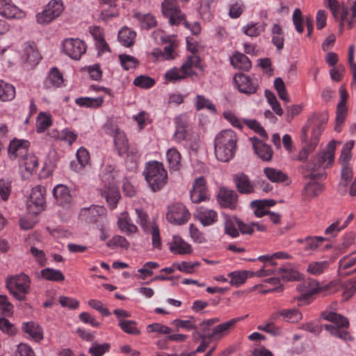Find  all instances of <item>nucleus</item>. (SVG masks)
Returning a JSON list of instances; mask_svg holds the SVG:
<instances>
[{
    "label": "nucleus",
    "instance_id": "nucleus-38",
    "mask_svg": "<svg viewBox=\"0 0 356 356\" xmlns=\"http://www.w3.org/2000/svg\"><path fill=\"white\" fill-rule=\"evenodd\" d=\"M40 277L44 280L60 282L64 280L65 276L63 273L58 269L51 268H45L40 271Z\"/></svg>",
    "mask_w": 356,
    "mask_h": 356
},
{
    "label": "nucleus",
    "instance_id": "nucleus-50",
    "mask_svg": "<svg viewBox=\"0 0 356 356\" xmlns=\"http://www.w3.org/2000/svg\"><path fill=\"white\" fill-rule=\"evenodd\" d=\"M186 76L181 67H172L166 71L164 74L165 81L171 83H175L184 79Z\"/></svg>",
    "mask_w": 356,
    "mask_h": 356
},
{
    "label": "nucleus",
    "instance_id": "nucleus-28",
    "mask_svg": "<svg viewBox=\"0 0 356 356\" xmlns=\"http://www.w3.org/2000/svg\"><path fill=\"white\" fill-rule=\"evenodd\" d=\"M194 217L200 222H215L218 220L216 211L203 207H198L196 209Z\"/></svg>",
    "mask_w": 356,
    "mask_h": 356
},
{
    "label": "nucleus",
    "instance_id": "nucleus-54",
    "mask_svg": "<svg viewBox=\"0 0 356 356\" xmlns=\"http://www.w3.org/2000/svg\"><path fill=\"white\" fill-rule=\"evenodd\" d=\"M18 54L16 51L11 48H2L0 49V58L1 60L6 63L8 66L12 65L13 62L17 58Z\"/></svg>",
    "mask_w": 356,
    "mask_h": 356
},
{
    "label": "nucleus",
    "instance_id": "nucleus-20",
    "mask_svg": "<svg viewBox=\"0 0 356 356\" xmlns=\"http://www.w3.org/2000/svg\"><path fill=\"white\" fill-rule=\"evenodd\" d=\"M77 162L72 161L70 163V168L74 172L81 173L85 168L90 163V154L88 151L81 147L76 153Z\"/></svg>",
    "mask_w": 356,
    "mask_h": 356
},
{
    "label": "nucleus",
    "instance_id": "nucleus-21",
    "mask_svg": "<svg viewBox=\"0 0 356 356\" xmlns=\"http://www.w3.org/2000/svg\"><path fill=\"white\" fill-rule=\"evenodd\" d=\"M250 140L252 141L254 153L263 161H270L273 156V150L270 146L263 143L257 138L252 137Z\"/></svg>",
    "mask_w": 356,
    "mask_h": 356
},
{
    "label": "nucleus",
    "instance_id": "nucleus-13",
    "mask_svg": "<svg viewBox=\"0 0 356 356\" xmlns=\"http://www.w3.org/2000/svg\"><path fill=\"white\" fill-rule=\"evenodd\" d=\"M0 16L7 19H20L25 17L26 13L12 0H0Z\"/></svg>",
    "mask_w": 356,
    "mask_h": 356
},
{
    "label": "nucleus",
    "instance_id": "nucleus-63",
    "mask_svg": "<svg viewBox=\"0 0 356 356\" xmlns=\"http://www.w3.org/2000/svg\"><path fill=\"white\" fill-rule=\"evenodd\" d=\"M243 123L246 124L250 129L254 130L259 136L267 138V134L260 123L254 119H243Z\"/></svg>",
    "mask_w": 356,
    "mask_h": 356
},
{
    "label": "nucleus",
    "instance_id": "nucleus-25",
    "mask_svg": "<svg viewBox=\"0 0 356 356\" xmlns=\"http://www.w3.org/2000/svg\"><path fill=\"white\" fill-rule=\"evenodd\" d=\"M63 83L62 73L56 67H53L44 81V87L47 89H55L62 86Z\"/></svg>",
    "mask_w": 356,
    "mask_h": 356
},
{
    "label": "nucleus",
    "instance_id": "nucleus-23",
    "mask_svg": "<svg viewBox=\"0 0 356 356\" xmlns=\"http://www.w3.org/2000/svg\"><path fill=\"white\" fill-rule=\"evenodd\" d=\"M266 26L264 22L250 21L241 27V31L249 38H255L265 31Z\"/></svg>",
    "mask_w": 356,
    "mask_h": 356
},
{
    "label": "nucleus",
    "instance_id": "nucleus-46",
    "mask_svg": "<svg viewBox=\"0 0 356 356\" xmlns=\"http://www.w3.org/2000/svg\"><path fill=\"white\" fill-rule=\"evenodd\" d=\"M266 177L272 182H282L287 179V176L280 170L273 168H265L264 170Z\"/></svg>",
    "mask_w": 356,
    "mask_h": 356
},
{
    "label": "nucleus",
    "instance_id": "nucleus-3",
    "mask_svg": "<svg viewBox=\"0 0 356 356\" xmlns=\"http://www.w3.org/2000/svg\"><path fill=\"white\" fill-rule=\"evenodd\" d=\"M322 317L329 321V323L324 325V328L331 336L347 343L353 341V337L348 331L349 322L346 318L338 313L330 311L323 312Z\"/></svg>",
    "mask_w": 356,
    "mask_h": 356
},
{
    "label": "nucleus",
    "instance_id": "nucleus-14",
    "mask_svg": "<svg viewBox=\"0 0 356 356\" xmlns=\"http://www.w3.org/2000/svg\"><path fill=\"white\" fill-rule=\"evenodd\" d=\"M238 321L239 318H232L214 326L211 333L208 334L207 338L212 340L221 339L231 332Z\"/></svg>",
    "mask_w": 356,
    "mask_h": 356
},
{
    "label": "nucleus",
    "instance_id": "nucleus-34",
    "mask_svg": "<svg viewBox=\"0 0 356 356\" xmlns=\"http://www.w3.org/2000/svg\"><path fill=\"white\" fill-rule=\"evenodd\" d=\"M143 228L146 233L151 234L153 248L161 249L162 242L158 225L156 224H143Z\"/></svg>",
    "mask_w": 356,
    "mask_h": 356
},
{
    "label": "nucleus",
    "instance_id": "nucleus-64",
    "mask_svg": "<svg viewBox=\"0 0 356 356\" xmlns=\"http://www.w3.org/2000/svg\"><path fill=\"white\" fill-rule=\"evenodd\" d=\"M354 58V47L350 46L348 50V62L350 67V70L353 75V80L351 83V88L353 90L356 91V63L353 60Z\"/></svg>",
    "mask_w": 356,
    "mask_h": 356
},
{
    "label": "nucleus",
    "instance_id": "nucleus-40",
    "mask_svg": "<svg viewBox=\"0 0 356 356\" xmlns=\"http://www.w3.org/2000/svg\"><path fill=\"white\" fill-rule=\"evenodd\" d=\"M166 159L171 170H177L181 167V154L178 150L172 147L166 152Z\"/></svg>",
    "mask_w": 356,
    "mask_h": 356
},
{
    "label": "nucleus",
    "instance_id": "nucleus-30",
    "mask_svg": "<svg viewBox=\"0 0 356 356\" xmlns=\"http://www.w3.org/2000/svg\"><path fill=\"white\" fill-rule=\"evenodd\" d=\"M53 195L56 202L60 205L68 204L72 200L68 188L63 184L56 185L53 189Z\"/></svg>",
    "mask_w": 356,
    "mask_h": 356
},
{
    "label": "nucleus",
    "instance_id": "nucleus-36",
    "mask_svg": "<svg viewBox=\"0 0 356 356\" xmlns=\"http://www.w3.org/2000/svg\"><path fill=\"white\" fill-rule=\"evenodd\" d=\"M270 34L272 42L276 47L277 49L280 51L284 47V35L282 26L279 24H273Z\"/></svg>",
    "mask_w": 356,
    "mask_h": 356
},
{
    "label": "nucleus",
    "instance_id": "nucleus-31",
    "mask_svg": "<svg viewBox=\"0 0 356 356\" xmlns=\"http://www.w3.org/2000/svg\"><path fill=\"white\" fill-rule=\"evenodd\" d=\"M254 272L250 270H236L228 273L230 278L229 284L234 286L238 287L245 282L249 277H253Z\"/></svg>",
    "mask_w": 356,
    "mask_h": 356
},
{
    "label": "nucleus",
    "instance_id": "nucleus-51",
    "mask_svg": "<svg viewBox=\"0 0 356 356\" xmlns=\"http://www.w3.org/2000/svg\"><path fill=\"white\" fill-rule=\"evenodd\" d=\"M51 125V115L47 113L41 112L36 120V129L39 133L44 131Z\"/></svg>",
    "mask_w": 356,
    "mask_h": 356
},
{
    "label": "nucleus",
    "instance_id": "nucleus-9",
    "mask_svg": "<svg viewBox=\"0 0 356 356\" xmlns=\"http://www.w3.org/2000/svg\"><path fill=\"white\" fill-rule=\"evenodd\" d=\"M163 15L168 18L171 26L178 25L184 21L185 15L177 4V0H164L161 5Z\"/></svg>",
    "mask_w": 356,
    "mask_h": 356
},
{
    "label": "nucleus",
    "instance_id": "nucleus-24",
    "mask_svg": "<svg viewBox=\"0 0 356 356\" xmlns=\"http://www.w3.org/2000/svg\"><path fill=\"white\" fill-rule=\"evenodd\" d=\"M282 317V319L288 323H296L302 318V313L296 308L280 309L272 315L273 318Z\"/></svg>",
    "mask_w": 356,
    "mask_h": 356
},
{
    "label": "nucleus",
    "instance_id": "nucleus-48",
    "mask_svg": "<svg viewBox=\"0 0 356 356\" xmlns=\"http://www.w3.org/2000/svg\"><path fill=\"white\" fill-rule=\"evenodd\" d=\"M322 191V184L315 181H311L304 188V195L307 198H312L320 194Z\"/></svg>",
    "mask_w": 356,
    "mask_h": 356
},
{
    "label": "nucleus",
    "instance_id": "nucleus-60",
    "mask_svg": "<svg viewBox=\"0 0 356 356\" xmlns=\"http://www.w3.org/2000/svg\"><path fill=\"white\" fill-rule=\"evenodd\" d=\"M274 86L280 98L285 103H289L290 102V98L286 90L283 80L281 78H276L274 81Z\"/></svg>",
    "mask_w": 356,
    "mask_h": 356
},
{
    "label": "nucleus",
    "instance_id": "nucleus-5",
    "mask_svg": "<svg viewBox=\"0 0 356 356\" xmlns=\"http://www.w3.org/2000/svg\"><path fill=\"white\" fill-rule=\"evenodd\" d=\"M6 285L10 293L16 300L22 301L30 292L31 279L27 275L19 273L8 277Z\"/></svg>",
    "mask_w": 356,
    "mask_h": 356
},
{
    "label": "nucleus",
    "instance_id": "nucleus-16",
    "mask_svg": "<svg viewBox=\"0 0 356 356\" xmlns=\"http://www.w3.org/2000/svg\"><path fill=\"white\" fill-rule=\"evenodd\" d=\"M218 202L222 207L234 209L237 206L238 195L232 189L222 187L218 193Z\"/></svg>",
    "mask_w": 356,
    "mask_h": 356
},
{
    "label": "nucleus",
    "instance_id": "nucleus-56",
    "mask_svg": "<svg viewBox=\"0 0 356 356\" xmlns=\"http://www.w3.org/2000/svg\"><path fill=\"white\" fill-rule=\"evenodd\" d=\"M324 241L325 238L321 236L307 238L304 243V249L309 254H312L318 249Z\"/></svg>",
    "mask_w": 356,
    "mask_h": 356
},
{
    "label": "nucleus",
    "instance_id": "nucleus-17",
    "mask_svg": "<svg viewBox=\"0 0 356 356\" xmlns=\"http://www.w3.org/2000/svg\"><path fill=\"white\" fill-rule=\"evenodd\" d=\"M38 159L33 154H28L19 160V171L23 179H28L36 170Z\"/></svg>",
    "mask_w": 356,
    "mask_h": 356
},
{
    "label": "nucleus",
    "instance_id": "nucleus-44",
    "mask_svg": "<svg viewBox=\"0 0 356 356\" xmlns=\"http://www.w3.org/2000/svg\"><path fill=\"white\" fill-rule=\"evenodd\" d=\"M330 263L327 261H314L309 263L307 271L313 275L323 274L328 268Z\"/></svg>",
    "mask_w": 356,
    "mask_h": 356
},
{
    "label": "nucleus",
    "instance_id": "nucleus-2",
    "mask_svg": "<svg viewBox=\"0 0 356 356\" xmlns=\"http://www.w3.org/2000/svg\"><path fill=\"white\" fill-rule=\"evenodd\" d=\"M238 138L232 129H225L216 135L214 140V152L216 159L222 162H229L235 156Z\"/></svg>",
    "mask_w": 356,
    "mask_h": 356
},
{
    "label": "nucleus",
    "instance_id": "nucleus-43",
    "mask_svg": "<svg viewBox=\"0 0 356 356\" xmlns=\"http://www.w3.org/2000/svg\"><path fill=\"white\" fill-rule=\"evenodd\" d=\"M136 38V33L129 28H122L118 32L119 42L124 47L131 46Z\"/></svg>",
    "mask_w": 356,
    "mask_h": 356
},
{
    "label": "nucleus",
    "instance_id": "nucleus-7",
    "mask_svg": "<svg viewBox=\"0 0 356 356\" xmlns=\"http://www.w3.org/2000/svg\"><path fill=\"white\" fill-rule=\"evenodd\" d=\"M27 210L31 214H38L44 209V188L37 186L32 188L26 202Z\"/></svg>",
    "mask_w": 356,
    "mask_h": 356
},
{
    "label": "nucleus",
    "instance_id": "nucleus-61",
    "mask_svg": "<svg viewBox=\"0 0 356 356\" xmlns=\"http://www.w3.org/2000/svg\"><path fill=\"white\" fill-rule=\"evenodd\" d=\"M119 59L122 67L125 70L135 68L138 63L135 57L127 54L119 55Z\"/></svg>",
    "mask_w": 356,
    "mask_h": 356
},
{
    "label": "nucleus",
    "instance_id": "nucleus-62",
    "mask_svg": "<svg viewBox=\"0 0 356 356\" xmlns=\"http://www.w3.org/2000/svg\"><path fill=\"white\" fill-rule=\"evenodd\" d=\"M136 321H120L118 323L120 327L126 333L138 335L140 333V330L136 326Z\"/></svg>",
    "mask_w": 356,
    "mask_h": 356
},
{
    "label": "nucleus",
    "instance_id": "nucleus-39",
    "mask_svg": "<svg viewBox=\"0 0 356 356\" xmlns=\"http://www.w3.org/2000/svg\"><path fill=\"white\" fill-rule=\"evenodd\" d=\"M171 324L174 325L177 330L180 328L190 331L197 329V323L195 317L189 316L186 319L177 318L171 322Z\"/></svg>",
    "mask_w": 356,
    "mask_h": 356
},
{
    "label": "nucleus",
    "instance_id": "nucleus-32",
    "mask_svg": "<svg viewBox=\"0 0 356 356\" xmlns=\"http://www.w3.org/2000/svg\"><path fill=\"white\" fill-rule=\"evenodd\" d=\"M231 65L236 69L248 71L252 67V63L250 59L243 54L236 52L230 58Z\"/></svg>",
    "mask_w": 356,
    "mask_h": 356
},
{
    "label": "nucleus",
    "instance_id": "nucleus-49",
    "mask_svg": "<svg viewBox=\"0 0 356 356\" xmlns=\"http://www.w3.org/2000/svg\"><path fill=\"white\" fill-rule=\"evenodd\" d=\"M195 106L197 111L207 109L211 113H216V106L213 103L203 95H198L195 99Z\"/></svg>",
    "mask_w": 356,
    "mask_h": 356
},
{
    "label": "nucleus",
    "instance_id": "nucleus-15",
    "mask_svg": "<svg viewBox=\"0 0 356 356\" xmlns=\"http://www.w3.org/2000/svg\"><path fill=\"white\" fill-rule=\"evenodd\" d=\"M29 145L30 143L26 140H12L9 144L8 149L9 157L11 159H16L18 158L19 160L22 159L29 154L27 152Z\"/></svg>",
    "mask_w": 356,
    "mask_h": 356
},
{
    "label": "nucleus",
    "instance_id": "nucleus-45",
    "mask_svg": "<svg viewBox=\"0 0 356 356\" xmlns=\"http://www.w3.org/2000/svg\"><path fill=\"white\" fill-rule=\"evenodd\" d=\"M280 279L284 282L298 280L302 275L296 270L289 267L280 268L278 271Z\"/></svg>",
    "mask_w": 356,
    "mask_h": 356
},
{
    "label": "nucleus",
    "instance_id": "nucleus-10",
    "mask_svg": "<svg viewBox=\"0 0 356 356\" xmlns=\"http://www.w3.org/2000/svg\"><path fill=\"white\" fill-rule=\"evenodd\" d=\"M166 218L169 222H187L191 214L185 205L176 203L168 207Z\"/></svg>",
    "mask_w": 356,
    "mask_h": 356
},
{
    "label": "nucleus",
    "instance_id": "nucleus-37",
    "mask_svg": "<svg viewBox=\"0 0 356 356\" xmlns=\"http://www.w3.org/2000/svg\"><path fill=\"white\" fill-rule=\"evenodd\" d=\"M318 282L314 280L310 279L304 281L297 286V289L303 295L306 296H311L314 294L318 293Z\"/></svg>",
    "mask_w": 356,
    "mask_h": 356
},
{
    "label": "nucleus",
    "instance_id": "nucleus-35",
    "mask_svg": "<svg viewBox=\"0 0 356 356\" xmlns=\"http://www.w3.org/2000/svg\"><path fill=\"white\" fill-rule=\"evenodd\" d=\"M200 65V58L198 56L193 54L188 56L186 60L180 67L185 76H193L195 74L194 68H198Z\"/></svg>",
    "mask_w": 356,
    "mask_h": 356
},
{
    "label": "nucleus",
    "instance_id": "nucleus-57",
    "mask_svg": "<svg viewBox=\"0 0 356 356\" xmlns=\"http://www.w3.org/2000/svg\"><path fill=\"white\" fill-rule=\"evenodd\" d=\"M14 312L13 305L8 300L5 295H0V314L10 316Z\"/></svg>",
    "mask_w": 356,
    "mask_h": 356
},
{
    "label": "nucleus",
    "instance_id": "nucleus-33",
    "mask_svg": "<svg viewBox=\"0 0 356 356\" xmlns=\"http://www.w3.org/2000/svg\"><path fill=\"white\" fill-rule=\"evenodd\" d=\"M23 61L29 63L31 65H36L40 60V55L35 46L26 44L22 55Z\"/></svg>",
    "mask_w": 356,
    "mask_h": 356
},
{
    "label": "nucleus",
    "instance_id": "nucleus-1",
    "mask_svg": "<svg viewBox=\"0 0 356 356\" xmlns=\"http://www.w3.org/2000/svg\"><path fill=\"white\" fill-rule=\"evenodd\" d=\"M118 177V172L113 165L109 163L102 165L99 174L102 183L99 191L112 208L115 207L120 197L118 188L115 185Z\"/></svg>",
    "mask_w": 356,
    "mask_h": 356
},
{
    "label": "nucleus",
    "instance_id": "nucleus-58",
    "mask_svg": "<svg viewBox=\"0 0 356 356\" xmlns=\"http://www.w3.org/2000/svg\"><path fill=\"white\" fill-rule=\"evenodd\" d=\"M341 285L339 281H332L328 284L318 285V293H322L323 296L332 294L337 291Z\"/></svg>",
    "mask_w": 356,
    "mask_h": 356
},
{
    "label": "nucleus",
    "instance_id": "nucleus-12",
    "mask_svg": "<svg viewBox=\"0 0 356 356\" xmlns=\"http://www.w3.org/2000/svg\"><path fill=\"white\" fill-rule=\"evenodd\" d=\"M106 209L102 206L92 205L81 209L79 220L88 222H97L104 220Z\"/></svg>",
    "mask_w": 356,
    "mask_h": 356
},
{
    "label": "nucleus",
    "instance_id": "nucleus-11",
    "mask_svg": "<svg viewBox=\"0 0 356 356\" xmlns=\"http://www.w3.org/2000/svg\"><path fill=\"white\" fill-rule=\"evenodd\" d=\"M234 83L241 92L248 95L255 93L258 88V81L254 77L243 74H236L234 76Z\"/></svg>",
    "mask_w": 356,
    "mask_h": 356
},
{
    "label": "nucleus",
    "instance_id": "nucleus-53",
    "mask_svg": "<svg viewBox=\"0 0 356 356\" xmlns=\"http://www.w3.org/2000/svg\"><path fill=\"white\" fill-rule=\"evenodd\" d=\"M173 266L176 267V269L179 271L187 273L192 274L194 272V268L196 267H199L200 266V263L198 261H181V262H174Z\"/></svg>",
    "mask_w": 356,
    "mask_h": 356
},
{
    "label": "nucleus",
    "instance_id": "nucleus-22",
    "mask_svg": "<svg viewBox=\"0 0 356 356\" xmlns=\"http://www.w3.org/2000/svg\"><path fill=\"white\" fill-rule=\"evenodd\" d=\"M234 181L238 191L242 194H251L254 192V186L248 175L239 172L234 175Z\"/></svg>",
    "mask_w": 356,
    "mask_h": 356
},
{
    "label": "nucleus",
    "instance_id": "nucleus-18",
    "mask_svg": "<svg viewBox=\"0 0 356 356\" xmlns=\"http://www.w3.org/2000/svg\"><path fill=\"white\" fill-rule=\"evenodd\" d=\"M191 199L193 202L198 203L208 198L206 181L203 177L197 178L190 191Z\"/></svg>",
    "mask_w": 356,
    "mask_h": 356
},
{
    "label": "nucleus",
    "instance_id": "nucleus-8",
    "mask_svg": "<svg viewBox=\"0 0 356 356\" xmlns=\"http://www.w3.org/2000/svg\"><path fill=\"white\" fill-rule=\"evenodd\" d=\"M63 52L74 60H79L86 51V43L79 38H66L63 42Z\"/></svg>",
    "mask_w": 356,
    "mask_h": 356
},
{
    "label": "nucleus",
    "instance_id": "nucleus-6",
    "mask_svg": "<svg viewBox=\"0 0 356 356\" xmlns=\"http://www.w3.org/2000/svg\"><path fill=\"white\" fill-rule=\"evenodd\" d=\"M336 143L334 140L330 141L325 149L318 154L308 164V170L312 172H318L316 175H322L323 170L330 166L334 162Z\"/></svg>",
    "mask_w": 356,
    "mask_h": 356
},
{
    "label": "nucleus",
    "instance_id": "nucleus-52",
    "mask_svg": "<svg viewBox=\"0 0 356 356\" xmlns=\"http://www.w3.org/2000/svg\"><path fill=\"white\" fill-rule=\"evenodd\" d=\"M110 348L111 346L108 343H99L95 341L88 349V353L92 356H103L106 353L110 350Z\"/></svg>",
    "mask_w": 356,
    "mask_h": 356
},
{
    "label": "nucleus",
    "instance_id": "nucleus-55",
    "mask_svg": "<svg viewBox=\"0 0 356 356\" xmlns=\"http://www.w3.org/2000/svg\"><path fill=\"white\" fill-rule=\"evenodd\" d=\"M159 264L155 261H147L138 270L140 275L138 276L139 279L145 280L153 275V269L157 268Z\"/></svg>",
    "mask_w": 356,
    "mask_h": 356
},
{
    "label": "nucleus",
    "instance_id": "nucleus-59",
    "mask_svg": "<svg viewBox=\"0 0 356 356\" xmlns=\"http://www.w3.org/2000/svg\"><path fill=\"white\" fill-rule=\"evenodd\" d=\"M277 318H273L272 316L269 320L263 325H259L258 329L272 335H280L282 332L280 327L275 325L274 321Z\"/></svg>",
    "mask_w": 356,
    "mask_h": 356
},
{
    "label": "nucleus",
    "instance_id": "nucleus-29",
    "mask_svg": "<svg viewBox=\"0 0 356 356\" xmlns=\"http://www.w3.org/2000/svg\"><path fill=\"white\" fill-rule=\"evenodd\" d=\"M275 201L273 200H254L250 203V207L254 214L261 218L266 216L268 211V208L274 205Z\"/></svg>",
    "mask_w": 356,
    "mask_h": 356
},
{
    "label": "nucleus",
    "instance_id": "nucleus-47",
    "mask_svg": "<svg viewBox=\"0 0 356 356\" xmlns=\"http://www.w3.org/2000/svg\"><path fill=\"white\" fill-rule=\"evenodd\" d=\"M135 17L140 22V26L145 29H150L156 25V21L152 14L136 13Z\"/></svg>",
    "mask_w": 356,
    "mask_h": 356
},
{
    "label": "nucleus",
    "instance_id": "nucleus-26",
    "mask_svg": "<svg viewBox=\"0 0 356 356\" xmlns=\"http://www.w3.org/2000/svg\"><path fill=\"white\" fill-rule=\"evenodd\" d=\"M114 143L118 154L123 156L128 154L129 143L124 131L118 128L114 130Z\"/></svg>",
    "mask_w": 356,
    "mask_h": 356
},
{
    "label": "nucleus",
    "instance_id": "nucleus-4",
    "mask_svg": "<svg viewBox=\"0 0 356 356\" xmlns=\"http://www.w3.org/2000/svg\"><path fill=\"white\" fill-rule=\"evenodd\" d=\"M143 175L153 191H159L167 182V171L163 163L156 161L147 163Z\"/></svg>",
    "mask_w": 356,
    "mask_h": 356
},
{
    "label": "nucleus",
    "instance_id": "nucleus-41",
    "mask_svg": "<svg viewBox=\"0 0 356 356\" xmlns=\"http://www.w3.org/2000/svg\"><path fill=\"white\" fill-rule=\"evenodd\" d=\"M15 97V87L12 84L0 80V100L3 102H8L13 100Z\"/></svg>",
    "mask_w": 356,
    "mask_h": 356
},
{
    "label": "nucleus",
    "instance_id": "nucleus-42",
    "mask_svg": "<svg viewBox=\"0 0 356 356\" xmlns=\"http://www.w3.org/2000/svg\"><path fill=\"white\" fill-rule=\"evenodd\" d=\"M54 20L63 11L64 6L62 0H51L43 9Z\"/></svg>",
    "mask_w": 356,
    "mask_h": 356
},
{
    "label": "nucleus",
    "instance_id": "nucleus-27",
    "mask_svg": "<svg viewBox=\"0 0 356 356\" xmlns=\"http://www.w3.org/2000/svg\"><path fill=\"white\" fill-rule=\"evenodd\" d=\"M22 329L35 341H40L43 339V330L42 327L34 321L23 323Z\"/></svg>",
    "mask_w": 356,
    "mask_h": 356
},
{
    "label": "nucleus",
    "instance_id": "nucleus-19",
    "mask_svg": "<svg viewBox=\"0 0 356 356\" xmlns=\"http://www.w3.org/2000/svg\"><path fill=\"white\" fill-rule=\"evenodd\" d=\"M170 251L176 254H190L193 252L192 246L179 236L174 235L168 243Z\"/></svg>",
    "mask_w": 356,
    "mask_h": 356
}]
</instances>
